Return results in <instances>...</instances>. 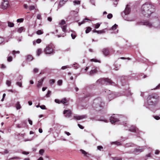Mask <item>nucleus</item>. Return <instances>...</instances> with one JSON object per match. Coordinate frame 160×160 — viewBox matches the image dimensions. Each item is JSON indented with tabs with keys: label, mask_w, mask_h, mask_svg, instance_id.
I'll return each mask as SVG.
<instances>
[{
	"label": "nucleus",
	"mask_w": 160,
	"mask_h": 160,
	"mask_svg": "<svg viewBox=\"0 0 160 160\" xmlns=\"http://www.w3.org/2000/svg\"><path fill=\"white\" fill-rule=\"evenodd\" d=\"M22 154L25 155H28L29 153V152L26 151H23L22 152Z\"/></svg>",
	"instance_id": "obj_54"
},
{
	"label": "nucleus",
	"mask_w": 160,
	"mask_h": 160,
	"mask_svg": "<svg viewBox=\"0 0 160 160\" xmlns=\"http://www.w3.org/2000/svg\"><path fill=\"white\" fill-rule=\"evenodd\" d=\"M105 33V31L104 29H103L101 30H98L97 32V33L98 34L104 33Z\"/></svg>",
	"instance_id": "obj_32"
},
{
	"label": "nucleus",
	"mask_w": 160,
	"mask_h": 160,
	"mask_svg": "<svg viewBox=\"0 0 160 160\" xmlns=\"http://www.w3.org/2000/svg\"><path fill=\"white\" fill-rule=\"evenodd\" d=\"M44 152V150L43 149H41L39 151V153L41 155H42Z\"/></svg>",
	"instance_id": "obj_34"
},
{
	"label": "nucleus",
	"mask_w": 160,
	"mask_h": 160,
	"mask_svg": "<svg viewBox=\"0 0 160 160\" xmlns=\"http://www.w3.org/2000/svg\"><path fill=\"white\" fill-rule=\"evenodd\" d=\"M53 46L52 44L47 45L44 50V52L46 54H50L53 53Z\"/></svg>",
	"instance_id": "obj_2"
},
{
	"label": "nucleus",
	"mask_w": 160,
	"mask_h": 160,
	"mask_svg": "<svg viewBox=\"0 0 160 160\" xmlns=\"http://www.w3.org/2000/svg\"><path fill=\"white\" fill-rule=\"evenodd\" d=\"M26 60L28 61H31L33 59L32 55H28L26 56Z\"/></svg>",
	"instance_id": "obj_17"
},
{
	"label": "nucleus",
	"mask_w": 160,
	"mask_h": 160,
	"mask_svg": "<svg viewBox=\"0 0 160 160\" xmlns=\"http://www.w3.org/2000/svg\"><path fill=\"white\" fill-rule=\"evenodd\" d=\"M62 31L64 32H67V26L66 25L63 26L62 28Z\"/></svg>",
	"instance_id": "obj_31"
},
{
	"label": "nucleus",
	"mask_w": 160,
	"mask_h": 160,
	"mask_svg": "<svg viewBox=\"0 0 160 160\" xmlns=\"http://www.w3.org/2000/svg\"><path fill=\"white\" fill-rule=\"evenodd\" d=\"M9 6V2L8 0H3V1L1 5L2 8L5 9Z\"/></svg>",
	"instance_id": "obj_4"
},
{
	"label": "nucleus",
	"mask_w": 160,
	"mask_h": 160,
	"mask_svg": "<svg viewBox=\"0 0 160 160\" xmlns=\"http://www.w3.org/2000/svg\"><path fill=\"white\" fill-rule=\"evenodd\" d=\"M11 82L10 81L7 80L6 82V84L8 86H10L11 85Z\"/></svg>",
	"instance_id": "obj_45"
},
{
	"label": "nucleus",
	"mask_w": 160,
	"mask_h": 160,
	"mask_svg": "<svg viewBox=\"0 0 160 160\" xmlns=\"http://www.w3.org/2000/svg\"><path fill=\"white\" fill-rule=\"evenodd\" d=\"M110 120L111 122L112 123H113L116 122L118 121V119L117 118H114V117H113L112 116H111V117L110 118Z\"/></svg>",
	"instance_id": "obj_14"
},
{
	"label": "nucleus",
	"mask_w": 160,
	"mask_h": 160,
	"mask_svg": "<svg viewBox=\"0 0 160 160\" xmlns=\"http://www.w3.org/2000/svg\"><path fill=\"white\" fill-rule=\"evenodd\" d=\"M154 6L151 3L146 2L142 6V13L145 17H149L154 11Z\"/></svg>",
	"instance_id": "obj_1"
},
{
	"label": "nucleus",
	"mask_w": 160,
	"mask_h": 160,
	"mask_svg": "<svg viewBox=\"0 0 160 160\" xmlns=\"http://www.w3.org/2000/svg\"><path fill=\"white\" fill-rule=\"evenodd\" d=\"M111 144H115L117 145V146H120L122 145V143L121 142L118 141H115L112 142L111 143Z\"/></svg>",
	"instance_id": "obj_19"
},
{
	"label": "nucleus",
	"mask_w": 160,
	"mask_h": 160,
	"mask_svg": "<svg viewBox=\"0 0 160 160\" xmlns=\"http://www.w3.org/2000/svg\"><path fill=\"white\" fill-rule=\"evenodd\" d=\"M72 38V39H74L76 37L77 34L75 32H73L71 34Z\"/></svg>",
	"instance_id": "obj_27"
},
{
	"label": "nucleus",
	"mask_w": 160,
	"mask_h": 160,
	"mask_svg": "<svg viewBox=\"0 0 160 160\" xmlns=\"http://www.w3.org/2000/svg\"><path fill=\"white\" fill-rule=\"evenodd\" d=\"M37 19H40V20L42 18L41 17V15L40 14H38L37 16Z\"/></svg>",
	"instance_id": "obj_53"
},
{
	"label": "nucleus",
	"mask_w": 160,
	"mask_h": 160,
	"mask_svg": "<svg viewBox=\"0 0 160 160\" xmlns=\"http://www.w3.org/2000/svg\"><path fill=\"white\" fill-rule=\"evenodd\" d=\"M154 118L155 119L157 120H158L160 119V117L157 116H154Z\"/></svg>",
	"instance_id": "obj_51"
},
{
	"label": "nucleus",
	"mask_w": 160,
	"mask_h": 160,
	"mask_svg": "<svg viewBox=\"0 0 160 160\" xmlns=\"http://www.w3.org/2000/svg\"><path fill=\"white\" fill-rule=\"evenodd\" d=\"M86 20H90L89 19H88V18H85V19H84L83 20V21H82L81 22H79L78 23V25H79V26H80L81 24H83L85 22H86V21H85Z\"/></svg>",
	"instance_id": "obj_21"
},
{
	"label": "nucleus",
	"mask_w": 160,
	"mask_h": 160,
	"mask_svg": "<svg viewBox=\"0 0 160 160\" xmlns=\"http://www.w3.org/2000/svg\"><path fill=\"white\" fill-rule=\"evenodd\" d=\"M12 58L11 56H9L8 57L7 59V60L8 62H10L12 61Z\"/></svg>",
	"instance_id": "obj_41"
},
{
	"label": "nucleus",
	"mask_w": 160,
	"mask_h": 160,
	"mask_svg": "<svg viewBox=\"0 0 160 160\" xmlns=\"http://www.w3.org/2000/svg\"><path fill=\"white\" fill-rule=\"evenodd\" d=\"M154 97L152 95H149L148 98L147 99L148 101V102L150 104H154V103L152 101H151L150 100L152 98L154 99Z\"/></svg>",
	"instance_id": "obj_11"
},
{
	"label": "nucleus",
	"mask_w": 160,
	"mask_h": 160,
	"mask_svg": "<svg viewBox=\"0 0 160 160\" xmlns=\"http://www.w3.org/2000/svg\"><path fill=\"white\" fill-rule=\"evenodd\" d=\"M20 159V158L18 157H16L12 158L10 159Z\"/></svg>",
	"instance_id": "obj_57"
},
{
	"label": "nucleus",
	"mask_w": 160,
	"mask_h": 160,
	"mask_svg": "<svg viewBox=\"0 0 160 160\" xmlns=\"http://www.w3.org/2000/svg\"><path fill=\"white\" fill-rule=\"evenodd\" d=\"M73 2L75 5H79L80 4L81 1L78 0H75L73 1Z\"/></svg>",
	"instance_id": "obj_25"
},
{
	"label": "nucleus",
	"mask_w": 160,
	"mask_h": 160,
	"mask_svg": "<svg viewBox=\"0 0 160 160\" xmlns=\"http://www.w3.org/2000/svg\"><path fill=\"white\" fill-rule=\"evenodd\" d=\"M44 78H42L40 81H38V83L37 84V87L38 88H40L42 86Z\"/></svg>",
	"instance_id": "obj_13"
},
{
	"label": "nucleus",
	"mask_w": 160,
	"mask_h": 160,
	"mask_svg": "<svg viewBox=\"0 0 160 160\" xmlns=\"http://www.w3.org/2000/svg\"><path fill=\"white\" fill-rule=\"evenodd\" d=\"M92 28L90 27H87L85 30V33H88L92 30Z\"/></svg>",
	"instance_id": "obj_20"
},
{
	"label": "nucleus",
	"mask_w": 160,
	"mask_h": 160,
	"mask_svg": "<svg viewBox=\"0 0 160 160\" xmlns=\"http://www.w3.org/2000/svg\"><path fill=\"white\" fill-rule=\"evenodd\" d=\"M42 40L40 39H37L35 41H33V44L34 45H35L36 43H40L41 42Z\"/></svg>",
	"instance_id": "obj_18"
},
{
	"label": "nucleus",
	"mask_w": 160,
	"mask_h": 160,
	"mask_svg": "<svg viewBox=\"0 0 160 160\" xmlns=\"http://www.w3.org/2000/svg\"><path fill=\"white\" fill-rule=\"evenodd\" d=\"M40 107L42 109H46V107L44 105L40 106Z\"/></svg>",
	"instance_id": "obj_50"
},
{
	"label": "nucleus",
	"mask_w": 160,
	"mask_h": 160,
	"mask_svg": "<svg viewBox=\"0 0 160 160\" xmlns=\"http://www.w3.org/2000/svg\"><path fill=\"white\" fill-rule=\"evenodd\" d=\"M68 0H60L58 6V8H59L62 6Z\"/></svg>",
	"instance_id": "obj_12"
},
{
	"label": "nucleus",
	"mask_w": 160,
	"mask_h": 160,
	"mask_svg": "<svg viewBox=\"0 0 160 160\" xmlns=\"http://www.w3.org/2000/svg\"><path fill=\"white\" fill-rule=\"evenodd\" d=\"M63 114H65V117H69L71 115L72 112L70 110H65L63 112Z\"/></svg>",
	"instance_id": "obj_6"
},
{
	"label": "nucleus",
	"mask_w": 160,
	"mask_h": 160,
	"mask_svg": "<svg viewBox=\"0 0 160 160\" xmlns=\"http://www.w3.org/2000/svg\"><path fill=\"white\" fill-rule=\"evenodd\" d=\"M112 15L111 13L108 14L107 15V18L109 19L111 18L112 17Z\"/></svg>",
	"instance_id": "obj_39"
},
{
	"label": "nucleus",
	"mask_w": 160,
	"mask_h": 160,
	"mask_svg": "<svg viewBox=\"0 0 160 160\" xmlns=\"http://www.w3.org/2000/svg\"><path fill=\"white\" fill-rule=\"evenodd\" d=\"M20 52L19 51H16L15 50H13L12 52V54L13 55L15 54L16 53H19Z\"/></svg>",
	"instance_id": "obj_47"
},
{
	"label": "nucleus",
	"mask_w": 160,
	"mask_h": 160,
	"mask_svg": "<svg viewBox=\"0 0 160 160\" xmlns=\"http://www.w3.org/2000/svg\"><path fill=\"white\" fill-rule=\"evenodd\" d=\"M55 102L58 104H60L61 103V100H59L58 99H55Z\"/></svg>",
	"instance_id": "obj_46"
},
{
	"label": "nucleus",
	"mask_w": 160,
	"mask_h": 160,
	"mask_svg": "<svg viewBox=\"0 0 160 160\" xmlns=\"http://www.w3.org/2000/svg\"><path fill=\"white\" fill-rule=\"evenodd\" d=\"M80 151L81 152L82 154H83L84 156L86 157H88V156L90 155V154H89L88 152H86L85 151L82 149H80Z\"/></svg>",
	"instance_id": "obj_15"
},
{
	"label": "nucleus",
	"mask_w": 160,
	"mask_h": 160,
	"mask_svg": "<svg viewBox=\"0 0 160 160\" xmlns=\"http://www.w3.org/2000/svg\"><path fill=\"white\" fill-rule=\"evenodd\" d=\"M6 68V66H5V65L4 64H2L1 68H2V69H4V68Z\"/></svg>",
	"instance_id": "obj_64"
},
{
	"label": "nucleus",
	"mask_w": 160,
	"mask_h": 160,
	"mask_svg": "<svg viewBox=\"0 0 160 160\" xmlns=\"http://www.w3.org/2000/svg\"><path fill=\"white\" fill-rule=\"evenodd\" d=\"M132 144H129V143H128H128H127L125 145V147H129V146H131Z\"/></svg>",
	"instance_id": "obj_58"
},
{
	"label": "nucleus",
	"mask_w": 160,
	"mask_h": 160,
	"mask_svg": "<svg viewBox=\"0 0 160 160\" xmlns=\"http://www.w3.org/2000/svg\"><path fill=\"white\" fill-rule=\"evenodd\" d=\"M62 80H59L58 81V84L59 85H61L62 84Z\"/></svg>",
	"instance_id": "obj_44"
},
{
	"label": "nucleus",
	"mask_w": 160,
	"mask_h": 160,
	"mask_svg": "<svg viewBox=\"0 0 160 160\" xmlns=\"http://www.w3.org/2000/svg\"><path fill=\"white\" fill-rule=\"evenodd\" d=\"M135 151L136 152H141L143 151V149H136Z\"/></svg>",
	"instance_id": "obj_40"
},
{
	"label": "nucleus",
	"mask_w": 160,
	"mask_h": 160,
	"mask_svg": "<svg viewBox=\"0 0 160 160\" xmlns=\"http://www.w3.org/2000/svg\"><path fill=\"white\" fill-rule=\"evenodd\" d=\"M28 121L29 122V123L31 125H32V121L30 120L29 119H28Z\"/></svg>",
	"instance_id": "obj_60"
},
{
	"label": "nucleus",
	"mask_w": 160,
	"mask_h": 160,
	"mask_svg": "<svg viewBox=\"0 0 160 160\" xmlns=\"http://www.w3.org/2000/svg\"><path fill=\"white\" fill-rule=\"evenodd\" d=\"M55 82V80L54 79H50L49 80V82L50 84H53Z\"/></svg>",
	"instance_id": "obj_48"
},
{
	"label": "nucleus",
	"mask_w": 160,
	"mask_h": 160,
	"mask_svg": "<svg viewBox=\"0 0 160 160\" xmlns=\"http://www.w3.org/2000/svg\"><path fill=\"white\" fill-rule=\"evenodd\" d=\"M136 128L134 126H132L129 129V130L132 132H135L136 131Z\"/></svg>",
	"instance_id": "obj_23"
},
{
	"label": "nucleus",
	"mask_w": 160,
	"mask_h": 160,
	"mask_svg": "<svg viewBox=\"0 0 160 160\" xmlns=\"http://www.w3.org/2000/svg\"><path fill=\"white\" fill-rule=\"evenodd\" d=\"M36 33L38 35H41L43 33V32L41 30H39L37 31Z\"/></svg>",
	"instance_id": "obj_33"
},
{
	"label": "nucleus",
	"mask_w": 160,
	"mask_h": 160,
	"mask_svg": "<svg viewBox=\"0 0 160 160\" xmlns=\"http://www.w3.org/2000/svg\"><path fill=\"white\" fill-rule=\"evenodd\" d=\"M24 29V28L23 27H21L20 28H19L18 30V31L19 32L21 33V32Z\"/></svg>",
	"instance_id": "obj_35"
},
{
	"label": "nucleus",
	"mask_w": 160,
	"mask_h": 160,
	"mask_svg": "<svg viewBox=\"0 0 160 160\" xmlns=\"http://www.w3.org/2000/svg\"><path fill=\"white\" fill-rule=\"evenodd\" d=\"M141 22L142 24L148 26L149 27H151L152 26V24L148 21L143 20Z\"/></svg>",
	"instance_id": "obj_10"
},
{
	"label": "nucleus",
	"mask_w": 160,
	"mask_h": 160,
	"mask_svg": "<svg viewBox=\"0 0 160 160\" xmlns=\"http://www.w3.org/2000/svg\"><path fill=\"white\" fill-rule=\"evenodd\" d=\"M22 76H19L18 78V80H20V81L17 82H16V84L21 87H22Z\"/></svg>",
	"instance_id": "obj_7"
},
{
	"label": "nucleus",
	"mask_w": 160,
	"mask_h": 160,
	"mask_svg": "<svg viewBox=\"0 0 160 160\" xmlns=\"http://www.w3.org/2000/svg\"><path fill=\"white\" fill-rule=\"evenodd\" d=\"M35 6L33 5H31L29 7V9L30 11L33 10L34 9H35Z\"/></svg>",
	"instance_id": "obj_30"
},
{
	"label": "nucleus",
	"mask_w": 160,
	"mask_h": 160,
	"mask_svg": "<svg viewBox=\"0 0 160 160\" xmlns=\"http://www.w3.org/2000/svg\"><path fill=\"white\" fill-rule=\"evenodd\" d=\"M4 41V39L3 38L0 37V44L2 43Z\"/></svg>",
	"instance_id": "obj_52"
},
{
	"label": "nucleus",
	"mask_w": 160,
	"mask_h": 160,
	"mask_svg": "<svg viewBox=\"0 0 160 160\" xmlns=\"http://www.w3.org/2000/svg\"><path fill=\"white\" fill-rule=\"evenodd\" d=\"M90 61L92 62H99V63L100 62V61L99 60H98L96 59H94V58L91 59L90 60Z\"/></svg>",
	"instance_id": "obj_26"
},
{
	"label": "nucleus",
	"mask_w": 160,
	"mask_h": 160,
	"mask_svg": "<svg viewBox=\"0 0 160 160\" xmlns=\"http://www.w3.org/2000/svg\"><path fill=\"white\" fill-rule=\"evenodd\" d=\"M114 160H122L121 158H114Z\"/></svg>",
	"instance_id": "obj_63"
},
{
	"label": "nucleus",
	"mask_w": 160,
	"mask_h": 160,
	"mask_svg": "<svg viewBox=\"0 0 160 160\" xmlns=\"http://www.w3.org/2000/svg\"><path fill=\"white\" fill-rule=\"evenodd\" d=\"M100 26V24L99 23H97L96 25H95V28L97 29Z\"/></svg>",
	"instance_id": "obj_43"
},
{
	"label": "nucleus",
	"mask_w": 160,
	"mask_h": 160,
	"mask_svg": "<svg viewBox=\"0 0 160 160\" xmlns=\"http://www.w3.org/2000/svg\"><path fill=\"white\" fill-rule=\"evenodd\" d=\"M103 54L105 56H107L109 54V51L108 48H103L102 50Z\"/></svg>",
	"instance_id": "obj_8"
},
{
	"label": "nucleus",
	"mask_w": 160,
	"mask_h": 160,
	"mask_svg": "<svg viewBox=\"0 0 160 160\" xmlns=\"http://www.w3.org/2000/svg\"><path fill=\"white\" fill-rule=\"evenodd\" d=\"M67 68V66H63L62 67L61 69L62 70H64Z\"/></svg>",
	"instance_id": "obj_61"
},
{
	"label": "nucleus",
	"mask_w": 160,
	"mask_h": 160,
	"mask_svg": "<svg viewBox=\"0 0 160 160\" xmlns=\"http://www.w3.org/2000/svg\"><path fill=\"white\" fill-rule=\"evenodd\" d=\"M118 27V25L116 24H115L113 26H112V28L113 30H115Z\"/></svg>",
	"instance_id": "obj_37"
},
{
	"label": "nucleus",
	"mask_w": 160,
	"mask_h": 160,
	"mask_svg": "<svg viewBox=\"0 0 160 160\" xmlns=\"http://www.w3.org/2000/svg\"><path fill=\"white\" fill-rule=\"evenodd\" d=\"M78 127L80 129H84V127L82 126L80 124H78Z\"/></svg>",
	"instance_id": "obj_56"
},
{
	"label": "nucleus",
	"mask_w": 160,
	"mask_h": 160,
	"mask_svg": "<svg viewBox=\"0 0 160 160\" xmlns=\"http://www.w3.org/2000/svg\"><path fill=\"white\" fill-rule=\"evenodd\" d=\"M48 20L49 22H51L52 21V18L51 17H48Z\"/></svg>",
	"instance_id": "obj_62"
},
{
	"label": "nucleus",
	"mask_w": 160,
	"mask_h": 160,
	"mask_svg": "<svg viewBox=\"0 0 160 160\" xmlns=\"http://www.w3.org/2000/svg\"><path fill=\"white\" fill-rule=\"evenodd\" d=\"M8 26L9 27H13L14 26V24L12 22L8 21Z\"/></svg>",
	"instance_id": "obj_24"
},
{
	"label": "nucleus",
	"mask_w": 160,
	"mask_h": 160,
	"mask_svg": "<svg viewBox=\"0 0 160 160\" xmlns=\"http://www.w3.org/2000/svg\"><path fill=\"white\" fill-rule=\"evenodd\" d=\"M24 19L23 18H21L18 19L17 20V22H22L23 21Z\"/></svg>",
	"instance_id": "obj_36"
},
{
	"label": "nucleus",
	"mask_w": 160,
	"mask_h": 160,
	"mask_svg": "<svg viewBox=\"0 0 160 160\" xmlns=\"http://www.w3.org/2000/svg\"><path fill=\"white\" fill-rule=\"evenodd\" d=\"M97 148L98 150H101V149H102L103 148L101 146H98Z\"/></svg>",
	"instance_id": "obj_55"
},
{
	"label": "nucleus",
	"mask_w": 160,
	"mask_h": 160,
	"mask_svg": "<svg viewBox=\"0 0 160 160\" xmlns=\"http://www.w3.org/2000/svg\"><path fill=\"white\" fill-rule=\"evenodd\" d=\"M66 23L65 21L64 20H62L59 24L60 25H63Z\"/></svg>",
	"instance_id": "obj_42"
},
{
	"label": "nucleus",
	"mask_w": 160,
	"mask_h": 160,
	"mask_svg": "<svg viewBox=\"0 0 160 160\" xmlns=\"http://www.w3.org/2000/svg\"><path fill=\"white\" fill-rule=\"evenodd\" d=\"M51 93V92L48 90V92L47 94H46V96L47 98H48L50 97V95Z\"/></svg>",
	"instance_id": "obj_38"
},
{
	"label": "nucleus",
	"mask_w": 160,
	"mask_h": 160,
	"mask_svg": "<svg viewBox=\"0 0 160 160\" xmlns=\"http://www.w3.org/2000/svg\"><path fill=\"white\" fill-rule=\"evenodd\" d=\"M38 72V69L37 68H35L33 70L34 73H36Z\"/></svg>",
	"instance_id": "obj_59"
},
{
	"label": "nucleus",
	"mask_w": 160,
	"mask_h": 160,
	"mask_svg": "<svg viewBox=\"0 0 160 160\" xmlns=\"http://www.w3.org/2000/svg\"><path fill=\"white\" fill-rule=\"evenodd\" d=\"M97 82L102 84H104L105 82H107L109 85H112V84L114 83L110 79L108 78H103L100 79L98 80Z\"/></svg>",
	"instance_id": "obj_3"
},
{
	"label": "nucleus",
	"mask_w": 160,
	"mask_h": 160,
	"mask_svg": "<svg viewBox=\"0 0 160 160\" xmlns=\"http://www.w3.org/2000/svg\"><path fill=\"white\" fill-rule=\"evenodd\" d=\"M130 12V9L129 5H127L124 11L125 15L128 14Z\"/></svg>",
	"instance_id": "obj_9"
},
{
	"label": "nucleus",
	"mask_w": 160,
	"mask_h": 160,
	"mask_svg": "<svg viewBox=\"0 0 160 160\" xmlns=\"http://www.w3.org/2000/svg\"><path fill=\"white\" fill-rule=\"evenodd\" d=\"M42 52V49L40 48H39L38 49L37 51V55L38 56H39Z\"/></svg>",
	"instance_id": "obj_29"
},
{
	"label": "nucleus",
	"mask_w": 160,
	"mask_h": 160,
	"mask_svg": "<svg viewBox=\"0 0 160 160\" xmlns=\"http://www.w3.org/2000/svg\"><path fill=\"white\" fill-rule=\"evenodd\" d=\"M98 72L96 68H94L93 69H92L89 72V74L90 75H93L97 73Z\"/></svg>",
	"instance_id": "obj_16"
},
{
	"label": "nucleus",
	"mask_w": 160,
	"mask_h": 160,
	"mask_svg": "<svg viewBox=\"0 0 160 160\" xmlns=\"http://www.w3.org/2000/svg\"><path fill=\"white\" fill-rule=\"evenodd\" d=\"M16 107L17 109H19L21 108V107L19 102H18L16 103Z\"/></svg>",
	"instance_id": "obj_28"
},
{
	"label": "nucleus",
	"mask_w": 160,
	"mask_h": 160,
	"mask_svg": "<svg viewBox=\"0 0 160 160\" xmlns=\"http://www.w3.org/2000/svg\"><path fill=\"white\" fill-rule=\"evenodd\" d=\"M68 101V100L65 98L62 99L61 100V103H62L63 104H65V103H67Z\"/></svg>",
	"instance_id": "obj_22"
},
{
	"label": "nucleus",
	"mask_w": 160,
	"mask_h": 160,
	"mask_svg": "<svg viewBox=\"0 0 160 160\" xmlns=\"http://www.w3.org/2000/svg\"><path fill=\"white\" fill-rule=\"evenodd\" d=\"M87 118L86 115H84L78 116H74L73 118L74 119H76L77 120H79L82 119L86 118Z\"/></svg>",
	"instance_id": "obj_5"
},
{
	"label": "nucleus",
	"mask_w": 160,
	"mask_h": 160,
	"mask_svg": "<svg viewBox=\"0 0 160 160\" xmlns=\"http://www.w3.org/2000/svg\"><path fill=\"white\" fill-rule=\"evenodd\" d=\"M66 35L65 34V33H63V34H62V35H61V34L58 35H57V36L58 37L60 38L61 37H64Z\"/></svg>",
	"instance_id": "obj_49"
}]
</instances>
